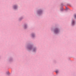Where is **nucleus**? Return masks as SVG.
<instances>
[{
    "label": "nucleus",
    "instance_id": "obj_6",
    "mask_svg": "<svg viewBox=\"0 0 76 76\" xmlns=\"http://www.w3.org/2000/svg\"><path fill=\"white\" fill-rule=\"evenodd\" d=\"M26 26H24V28H25V29L26 28Z\"/></svg>",
    "mask_w": 76,
    "mask_h": 76
},
{
    "label": "nucleus",
    "instance_id": "obj_4",
    "mask_svg": "<svg viewBox=\"0 0 76 76\" xmlns=\"http://www.w3.org/2000/svg\"><path fill=\"white\" fill-rule=\"evenodd\" d=\"M74 18H76V15H74Z\"/></svg>",
    "mask_w": 76,
    "mask_h": 76
},
{
    "label": "nucleus",
    "instance_id": "obj_5",
    "mask_svg": "<svg viewBox=\"0 0 76 76\" xmlns=\"http://www.w3.org/2000/svg\"><path fill=\"white\" fill-rule=\"evenodd\" d=\"M58 71H56V73H58Z\"/></svg>",
    "mask_w": 76,
    "mask_h": 76
},
{
    "label": "nucleus",
    "instance_id": "obj_8",
    "mask_svg": "<svg viewBox=\"0 0 76 76\" xmlns=\"http://www.w3.org/2000/svg\"><path fill=\"white\" fill-rule=\"evenodd\" d=\"M33 51H35V49H33Z\"/></svg>",
    "mask_w": 76,
    "mask_h": 76
},
{
    "label": "nucleus",
    "instance_id": "obj_3",
    "mask_svg": "<svg viewBox=\"0 0 76 76\" xmlns=\"http://www.w3.org/2000/svg\"><path fill=\"white\" fill-rule=\"evenodd\" d=\"M72 25H73L75 24V22H74L73 21H72Z\"/></svg>",
    "mask_w": 76,
    "mask_h": 76
},
{
    "label": "nucleus",
    "instance_id": "obj_1",
    "mask_svg": "<svg viewBox=\"0 0 76 76\" xmlns=\"http://www.w3.org/2000/svg\"><path fill=\"white\" fill-rule=\"evenodd\" d=\"M55 32L56 33V34H57V33L58 32V30H56L55 31Z\"/></svg>",
    "mask_w": 76,
    "mask_h": 76
},
{
    "label": "nucleus",
    "instance_id": "obj_7",
    "mask_svg": "<svg viewBox=\"0 0 76 76\" xmlns=\"http://www.w3.org/2000/svg\"><path fill=\"white\" fill-rule=\"evenodd\" d=\"M32 37H34V34L32 35Z\"/></svg>",
    "mask_w": 76,
    "mask_h": 76
},
{
    "label": "nucleus",
    "instance_id": "obj_2",
    "mask_svg": "<svg viewBox=\"0 0 76 76\" xmlns=\"http://www.w3.org/2000/svg\"><path fill=\"white\" fill-rule=\"evenodd\" d=\"M14 9H16L17 8V7L16 6H14Z\"/></svg>",
    "mask_w": 76,
    "mask_h": 76
},
{
    "label": "nucleus",
    "instance_id": "obj_9",
    "mask_svg": "<svg viewBox=\"0 0 76 76\" xmlns=\"http://www.w3.org/2000/svg\"><path fill=\"white\" fill-rule=\"evenodd\" d=\"M30 48H29V49H30Z\"/></svg>",
    "mask_w": 76,
    "mask_h": 76
}]
</instances>
